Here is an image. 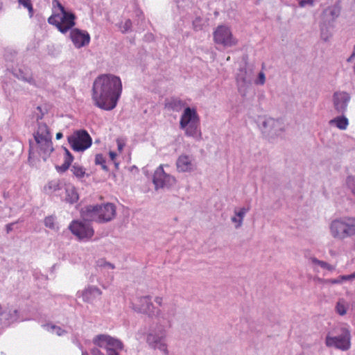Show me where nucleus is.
<instances>
[{
    "label": "nucleus",
    "mask_w": 355,
    "mask_h": 355,
    "mask_svg": "<svg viewBox=\"0 0 355 355\" xmlns=\"http://www.w3.org/2000/svg\"><path fill=\"white\" fill-rule=\"evenodd\" d=\"M121 92L122 83L119 77L103 74L94 81L92 97L96 107L110 111L116 107Z\"/></svg>",
    "instance_id": "nucleus-1"
},
{
    "label": "nucleus",
    "mask_w": 355,
    "mask_h": 355,
    "mask_svg": "<svg viewBox=\"0 0 355 355\" xmlns=\"http://www.w3.org/2000/svg\"><path fill=\"white\" fill-rule=\"evenodd\" d=\"M80 215L83 220L104 223L111 221L116 216V207L107 202L102 205H87L81 209Z\"/></svg>",
    "instance_id": "nucleus-2"
},
{
    "label": "nucleus",
    "mask_w": 355,
    "mask_h": 355,
    "mask_svg": "<svg viewBox=\"0 0 355 355\" xmlns=\"http://www.w3.org/2000/svg\"><path fill=\"white\" fill-rule=\"evenodd\" d=\"M93 342L98 347L105 349L106 354L95 347L91 351L92 355H119L118 351H121L124 348L121 340L106 334L96 336Z\"/></svg>",
    "instance_id": "nucleus-3"
},
{
    "label": "nucleus",
    "mask_w": 355,
    "mask_h": 355,
    "mask_svg": "<svg viewBox=\"0 0 355 355\" xmlns=\"http://www.w3.org/2000/svg\"><path fill=\"white\" fill-rule=\"evenodd\" d=\"M330 233L337 239H345L355 235V217L344 216L331 221Z\"/></svg>",
    "instance_id": "nucleus-4"
},
{
    "label": "nucleus",
    "mask_w": 355,
    "mask_h": 355,
    "mask_svg": "<svg viewBox=\"0 0 355 355\" xmlns=\"http://www.w3.org/2000/svg\"><path fill=\"white\" fill-rule=\"evenodd\" d=\"M166 330L160 324L155 330L149 332L146 336V343L150 348L159 349L164 355H169L168 345L166 343Z\"/></svg>",
    "instance_id": "nucleus-5"
},
{
    "label": "nucleus",
    "mask_w": 355,
    "mask_h": 355,
    "mask_svg": "<svg viewBox=\"0 0 355 355\" xmlns=\"http://www.w3.org/2000/svg\"><path fill=\"white\" fill-rule=\"evenodd\" d=\"M75 15L65 10L60 14H53L48 19L50 24L54 25L62 33H66L75 25Z\"/></svg>",
    "instance_id": "nucleus-6"
},
{
    "label": "nucleus",
    "mask_w": 355,
    "mask_h": 355,
    "mask_svg": "<svg viewBox=\"0 0 355 355\" xmlns=\"http://www.w3.org/2000/svg\"><path fill=\"white\" fill-rule=\"evenodd\" d=\"M71 148L77 152L84 151L92 145V140L89 133L85 130L76 131L67 138Z\"/></svg>",
    "instance_id": "nucleus-7"
},
{
    "label": "nucleus",
    "mask_w": 355,
    "mask_h": 355,
    "mask_svg": "<svg viewBox=\"0 0 355 355\" xmlns=\"http://www.w3.org/2000/svg\"><path fill=\"white\" fill-rule=\"evenodd\" d=\"M132 308L135 311L146 314L149 317L155 316L158 318H164V317L161 315V311L159 309L157 311L155 310V306L150 295L138 297L137 302L132 303Z\"/></svg>",
    "instance_id": "nucleus-8"
},
{
    "label": "nucleus",
    "mask_w": 355,
    "mask_h": 355,
    "mask_svg": "<svg viewBox=\"0 0 355 355\" xmlns=\"http://www.w3.org/2000/svg\"><path fill=\"white\" fill-rule=\"evenodd\" d=\"M351 334L348 329L343 327L338 336H331L327 335L325 338V344L329 347H335L343 351H346L350 347Z\"/></svg>",
    "instance_id": "nucleus-9"
},
{
    "label": "nucleus",
    "mask_w": 355,
    "mask_h": 355,
    "mask_svg": "<svg viewBox=\"0 0 355 355\" xmlns=\"http://www.w3.org/2000/svg\"><path fill=\"white\" fill-rule=\"evenodd\" d=\"M90 221L73 220L69 229L80 241H87L94 236V230L89 223Z\"/></svg>",
    "instance_id": "nucleus-10"
},
{
    "label": "nucleus",
    "mask_w": 355,
    "mask_h": 355,
    "mask_svg": "<svg viewBox=\"0 0 355 355\" xmlns=\"http://www.w3.org/2000/svg\"><path fill=\"white\" fill-rule=\"evenodd\" d=\"M259 128L263 134L270 137L279 136L284 130L282 122L271 117L259 119Z\"/></svg>",
    "instance_id": "nucleus-11"
},
{
    "label": "nucleus",
    "mask_w": 355,
    "mask_h": 355,
    "mask_svg": "<svg viewBox=\"0 0 355 355\" xmlns=\"http://www.w3.org/2000/svg\"><path fill=\"white\" fill-rule=\"evenodd\" d=\"M214 40L215 43L221 44L224 47L235 46L238 41L233 37L229 27L223 25L218 26L214 32Z\"/></svg>",
    "instance_id": "nucleus-12"
},
{
    "label": "nucleus",
    "mask_w": 355,
    "mask_h": 355,
    "mask_svg": "<svg viewBox=\"0 0 355 355\" xmlns=\"http://www.w3.org/2000/svg\"><path fill=\"white\" fill-rule=\"evenodd\" d=\"M175 178L173 176L165 173L162 165L157 168L153 178V182L155 184V189L170 187L175 184Z\"/></svg>",
    "instance_id": "nucleus-13"
},
{
    "label": "nucleus",
    "mask_w": 355,
    "mask_h": 355,
    "mask_svg": "<svg viewBox=\"0 0 355 355\" xmlns=\"http://www.w3.org/2000/svg\"><path fill=\"white\" fill-rule=\"evenodd\" d=\"M350 98L349 94L346 92H335L333 94L332 101L336 111L339 114H343L347 111Z\"/></svg>",
    "instance_id": "nucleus-14"
},
{
    "label": "nucleus",
    "mask_w": 355,
    "mask_h": 355,
    "mask_svg": "<svg viewBox=\"0 0 355 355\" xmlns=\"http://www.w3.org/2000/svg\"><path fill=\"white\" fill-rule=\"evenodd\" d=\"M238 90L242 96H245L248 88L251 86L252 78L246 69L241 68L236 74Z\"/></svg>",
    "instance_id": "nucleus-15"
},
{
    "label": "nucleus",
    "mask_w": 355,
    "mask_h": 355,
    "mask_svg": "<svg viewBox=\"0 0 355 355\" xmlns=\"http://www.w3.org/2000/svg\"><path fill=\"white\" fill-rule=\"evenodd\" d=\"M70 38L78 49L87 46L90 42L89 34L87 31L78 28H73L71 31Z\"/></svg>",
    "instance_id": "nucleus-16"
},
{
    "label": "nucleus",
    "mask_w": 355,
    "mask_h": 355,
    "mask_svg": "<svg viewBox=\"0 0 355 355\" xmlns=\"http://www.w3.org/2000/svg\"><path fill=\"white\" fill-rule=\"evenodd\" d=\"M19 312L17 309H8L0 311V327H8L18 320Z\"/></svg>",
    "instance_id": "nucleus-17"
},
{
    "label": "nucleus",
    "mask_w": 355,
    "mask_h": 355,
    "mask_svg": "<svg viewBox=\"0 0 355 355\" xmlns=\"http://www.w3.org/2000/svg\"><path fill=\"white\" fill-rule=\"evenodd\" d=\"M199 121V117L194 108L187 107L184 109L180 121V127L181 129L186 128L190 123Z\"/></svg>",
    "instance_id": "nucleus-18"
},
{
    "label": "nucleus",
    "mask_w": 355,
    "mask_h": 355,
    "mask_svg": "<svg viewBox=\"0 0 355 355\" xmlns=\"http://www.w3.org/2000/svg\"><path fill=\"white\" fill-rule=\"evenodd\" d=\"M340 8L338 5H334L325 8L322 14L321 21L327 22L330 26L333 24L336 19L339 16Z\"/></svg>",
    "instance_id": "nucleus-19"
},
{
    "label": "nucleus",
    "mask_w": 355,
    "mask_h": 355,
    "mask_svg": "<svg viewBox=\"0 0 355 355\" xmlns=\"http://www.w3.org/2000/svg\"><path fill=\"white\" fill-rule=\"evenodd\" d=\"M177 169L180 172H190L195 169L196 166L193 162V159L188 156L182 155L176 162Z\"/></svg>",
    "instance_id": "nucleus-20"
},
{
    "label": "nucleus",
    "mask_w": 355,
    "mask_h": 355,
    "mask_svg": "<svg viewBox=\"0 0 355 355\" xmlns=\"http://www.w3.org/2000/svg\"><path fill=\"white\" fill-rule=\"evenodd\" d=\"M39 150V153L42 159L46 162L51 153L53 151L51 139H42L35 141Z\"/></svg>",
    "instance_id": "nucleus-21"
},
{
    "label": "nucleus",
    "mask_w": 355,
    "mask_h": 355,
    "mask_svg": "<svg viewBox=\"0 0 355 355\" xmlns=\"http://www.w3.org/2000/svg\"><path fill=\"white\" fill-rule=\"evenodd\" d=\"M101 294V291L94 286H88L81 292L83 301L87 303H92L97 296Z\"/></svg>",
    "instance_id": "nucleus-22"
},
{
    "label": "nucleus",
    "mask_w": 355,
    "mask_h": 355,
    "mask_svg": "<svg viewBox=\"0 0 355 355\" xmlns=\"http://www.w3.org/2000/svg\"><path fill=\"white\" fill-rule=\"evenodd\" d=\"M185 105V102L178 97H171L164 101L165 108L173 112H180Z\"/></svg>",
    "instance_id": "nucleus-23"
},
{
    "label": "nucleus",
    "mask_w": 355,
    "mask_h": 355,
    "mask_svg": "<svg viewBox=\"0 0 355 355\" xmlns=\"http://www.w3.org/2000/svg\"><path fill=\"white\" fill-rule=\"evenodd\" d=\"M64 201L69 204H74L79 200V195L76 188L72 184L64 185Z\"/></svg>",
    "instance_id": "nucleus-24"
},
{
    "label": "nucleus",
    "mask_w": 355,
    "mask_h": 355,
    "mask_svg": "<svg viewBox=\"0 0 355 355\" xmlns=\"http://www.w3.org/2000/svg\"><path fill=\"white\" fill-rule=\"evenodd\" d=\"M35 141L51 139L49 128L46 123H39L37 130L34 132Z\"/></svg>",
    "instance_id": "nucleus-25"
},
{
    "label": "nucleus",
    "mask_w": 355,
    "mask_h": 355,
    "mask_svg": "<svg viewBox=\"0 0 355 355\" xmlns=\"http://www.w3.org/2000/svg\"><path fill=\"white\" fill-rule=\"evenodd\" d=\"M184 130H185L187 136L191 137L196 140L202 139V134L199 128V121L190 123Z\"/></svg>",
    "instance_id": "nucleus-26"
},
{
    "label": "nucleus",
    "mask_w": 355,
    "mask_h": 355,
    "mask_svg": "<svg viewBox=\"0 0 355 355\" xmlns=\"http://www.w3.org/2000/svg\"><path fill=\"white\" fill-rule=\"evenodd\" d=\"M250 207H242L240 209L234 210V216L231 218L232 223H236L235 228L238 229L242 226L243 218L245 214L250 211Z\"/></svg>",
    "instance_id": "nucleus-27"
},
{
    "label": "nucleus",
    "mask_w": 355,
    "mask_h": 355,
    "mask_svg": "<svg viewBox=\"0 0 355 355\" xmlns=\"http://www.w3.org/2000/svg\"><path fill=\"white\" fill-rule=\"evenodd\" d=\"M332 26L333 24H331V25L329 26L327 22H324L323 21H321L320 24V36L322 40L327 42L331 37V29Z\"/></svg>",
    "instance_id": "nucleus-28"
},
{
    "label": "nucleus",
    "mask_w": 355,
    "mask_h": 355,
    "mask_svg": "<svg viewBox=\"0 0 355 355\" xmlns=\"http://www.w3.org/2000/svg\"><path fill=\"white\" fill-rule=\"evenodd\" d=\"M329 124L335 125L338 129L343 130L347 129L349 121L347 117L342 115L330 120Z\"/></svg>",
    "instance_id": "nucleus-29"
},
{
    "label": "nucleus",
    "mask_w": 355,
    "mask_h": 355,
    "mask_svg": "<svg viewBox=\"0 0 355 355\" xmlns=\"http://www.w3.org/2000/svg\"><path fill=\"white\" fill-rule=\"evenodd\" d=\"M64 189V185L59 180H52L48 182L44 187V189L49 193H53L58 191L62 189Z\"/></svg>",
    "instance_id": "nucleus-30"
},
{
    "label": "nucleus",
    "mask_w": 355,
    "mask_h": 355,
    "mask_svg": "<svg viewBox=\"0 0 355 355\" xmlns=\"http://www.w3.org/2000/svg\"><path fill=\"white\" fill-rule=\"evenodd\" d=\"M64 163L61 166H56V169L60 173H64L67 171L70 166L71 165V163L73 161V157H64Z\"/></svg>",
    "instance_id": "nucleus-31"
},
{
    "label": "nucleus",
    "mask_w": 355,
    "mask_h": 355,
    "mask_svg": "<svg viewBox=\"0 0 355 355\" xmlns=\"http://www.w3.org/2000/svg\"><path fill=\"white\" fill-rule=\"evenodd\" d=\"M311 261L313 264L320 266L322 268L326 269L329 271H333L335 270V267L324 261H320L315 257H311Z\"/></svg>",
    "instance_id": "nucleus-32"
},
{
    "label": "nucleus",
    "mask_w": 355,
    "mask_h": 355,
    "mask_svg": "<svg viewBox=\"0 0 355 355\" xmlns=\"http://www.w3.org/2000/svg\"><path fill=\"white\" fill-rule=\"evenodd\" d=\"M55 219L56 218L54 216H46L44 221V225L51 230L56 231L58 230V227L55 223Z\"/></svg>",
    "instance_id": "nucleus-33"
},
{
    "label": "nucleus",
    "mask_w": 355,
    "mask_h": 355,
    "mask_svg": "<svg viewBox=\"0 0 355 355\" xmlns=\"http://www.w3.org/2000/svg\"><path fill=\"white\" fill-rule=\"evenodd\" d=\"M71 171L73 174L78 179L83 178L85 175V169L77 164H74L72 166Z\"/></svg>",
    "instance_id": "nucleus-34"
},
{
    "label": "nucleus",
    "mask_w": 355,
    "mask_h": 355,
    "mask_svg": "<svg viewBox=\"0 0 355 355\" xmlns=\"http://www.w3.org/2000/svg\"><path fill=\"white\" fill-rule=\"evenodd\" d=\"M346 184L352 193L355 196V176L349 175L346 178Z\"/></svg>",
    "instance_id": "nucleus-35"
},
{
    "label": "nucleus",
    "mask_w": 355,
    "mask_h": 355,
    "mask_svg": "<svg viewBox=\"0 0 355 355\" xmlns=\"http://www.w3.org/2000/svg\"><path fill=\"white\" fill-rule=\"evenodd\" d=\"M336 312L340 315H344L347 313L346 307H345L344 303L340 300L337 302L336 306Z\"/></svg>",
    "instance_id": "nucleus-36"
},
{
    "label": "nucleus",
    "mask_w": 355,
    "mask_h": 355,
    "mask_svg": "<svg viewBox=\"0 0 355 355\" xmlns=\"http://www.w3.org/2000/svg\"><path fill=\"white\" fill-rule=\"evenodd\" d=\"M18 2L24 8H27L30 13H33V8L30 0H18Z\"/></svg>",
    "instance_id": "nucleus-37"
},
{
    "label": "nucleus",
    "mask_w": 355,
    "mask_h": 355,
    "mask_svg": "<svg viewBox=\"0 0 355 355\" xmlns=\"http://www.w3.org/2000/svg\"><path fill=\"white\" fill-rule=\"evenodd\" d=\"M132 21L130 19H126L123 24H121L120 28L122 33H126L131 29Z\"/></svg>",
    "instance_id": "nucleus-38"
},
{
    "label": "nucleus",
    "mask_w": 355,
    "mask_h": 355,
    "mask_svg": "<svg viewBox=\"0 0 355 355\" xmlns=\"http://www.w3.org/2000/svg\"><path fill=\"white\" fill-rule=\"evenodd\" d=\"M46 327H50L51 329L55 330V334L59 336H62L67 333V331L65 330L62 329L61 327H60L58 326H55L53 324H51V325L47 324Z\"/></svg>",
    "instance_id": "nucleus-39"
},
{
    "label": "nucleus",
    "mask_w": 355,
    "mask_h": 355,
    "mask_svg": "<svg viewBox=\"0 0 355 355\" xmlns=\"http://www.w3.org/2000/svg\"><path fill=\"white\" fill-rule=\"evenodd\" d=\"M95 164L96 165H103L105 164V159L102 154H96L95 157Z\"/></svg>",
    "instance_id": "nucleus-40"
},
{
    "label": "nucleus",
    "mask_w": 355,
    "mask_h": 355,
    "mask_svg": "<svg viewBox=\"0 0 355 355\" xmlns=\"http://www.w3.org/2000/svg\"><path fill=\"white\" fill-rule=\"evenodd\" d=\"M266 82V76H265V73L262 71H261L259 73V76H258V78L257 80L255 81V83L257 85H264Z\"/></svg>",
    "instance_id": "nucleus-41"
},
{
    "label": "nucleus",
    "mask_w": 355,
    "mask_h": 355,
    "mask_svg": "<svg viewBox=\"0 0 355 355\" xmlns=\"http://www.w3.org/2000/svg\"><path fill=\"white\" fill-rule=\"evenodd\" d=\"M53 8H58L60 12L65 11L64 7L61 4V3L58 0H53L52 2Z\"/></svg>",
    "instance_id": "nucleus-42"
},
{
    "label": "nucleus",
    "mask_w": 355,
    "mask_h": 355,
    "mask_svg": "<svg viewBox=\"0 0 355 355\" xmlns=\"http://www.w3.org/2000/svg\"><path fill=\"white\" fill-rule=\"evenodd\" d=\"M313 0H299V6L302 8L305 7L306 5L313 6Z\"/></svg>",
    "instance_id": "nucleus-43"
},
{
    "label": "nucleus",
    "mask_w": 355,
    "mask_h": 355,
    "mask_svg": "<svg viewBox=\"0 0 355 355\" xmlns=\"http://www.w3.org/2000/svg\"><path fill=\"white\" fill-rule=\"evenodd\" d=\"M98 266L103 267V268L108 267L111 269H114L115 268L114 264H112L110 262H107L105 261H100L98 262Z\"/></svg>",
    "instance_id": "nucleus-44"
},
{
    "label": "nucleus",
    "mask_w": 355,
    "mask_h": 355,
    "mask_svg": "<svg viewBox=\"0 0 355 355\" xmlns=\"http://www.w3.org/2000/svg\"><path fill=\"white\" fill-rule=\"evenodd\" d=\"M117 148L119 151H122L123 147L125 145V141L122 139H116Z\"/></svg>",
    "instance_id": "nucleus-45"
},
{
    "label": "nucleus",
    "mask_w": 355,
    "mask_h": 355,
    "mask_svg": "<svg viewBox=\"0 0 355 355\" xmlns=\"http://www.w3.org/2000/svg\"><path fill=\"white\" fill-rule=\"evenodd\" d=\"M340 278L341 281L342 280H349V279H354V278H355V272L349 275L340 276Z\"/></svg>",
    "instance_id": "nucleus-46"
},
{
    "label": "nucleus",
    "mask_w": 355,
    "mask_h": 355,
    "mask_svg": "<svg viewBox=\"0 0 355 355\" xmlns=\"http://www.w3.org/2000/svg\"><path fill=\"white\" fill-rule=\"evenodd\" d=\"M15 224V223H11L9 224H7L6 226V232L7 234L10 233L12 230V226Z\"/></svg>",
    "instance_id": "nucleus-47"
},
{
    "label": "nucleus",
    "mask_w": 355,
    "mask_h": 355,
    "mask_svg": "<svg viewBox=\"0 0 355 355\" xmlns=\"http://www.w3.org/2000/svg\"><path fill=\"white\" fill-rule=\"evenodd\" d=\"M355 58V45L354 46V48H353V51L351 54V55L347 59V61L348 62H350L352 61V60H354Z\"/></svg>",
    "instance_id": "nucleus-48"
},
{
    "label": "nucleus",
    "mask_w": 355,
    "mask_h": 355,
    "mask_svg": "<svg viewBox=\"0 0 355 355\" xmlns=\"http://www.w3.org/2000/svg\"><path fill=\"white\" fill-rule=\"evenodd\" d=\"M63 150L64 151V157H73L67 148L63 147Z\"/></svg>",
    "instance_id": "nucleus-49"
},
{
    "label": "nucleus",
    "mask_w": 355,
    "mask_h": 355,
    "mask_svg": "<svg viewBox=\"0 0 355 355\" xmlns=\"http://www.w3.org/2000/svg\"><path fill=\"white\" fill-rule=\"evenodd\" d=\"M155 302L157 304H159V306H162V297H156L155 298Z\"/></svg>",
    "instance_id": "nucleus-50"
},
{
    "label": "nucleus",
    "mask_w": 355,
    "mask_h": 355,
    "mask_svg": "<svg viewBox=\"0 0 355 355\" xmlns=\"http://www.w3.org/2000/svg\"><path fill=\"white\" fill-rule=\"evenodd\" d=\"M36 110H38L40 112H42L41 107L37 106V107H36ZM42 116H43V114H42V113H41V114H40V115H37V116H36V119H37V120L41 119L42 118Z\"/></svg>",
    "instance_id": "nucleus-51"
},
{
    "label": "nucleus",
    "mask_w": 355,
    "mask_h": 355,
    "mask_svg": "<svg viewBox=\"0 0 355 355\" xmlns=\"http://www.w3.org/2000/svg\"><path fill=\"white\" fill-rule=\"evenodd\" d=\"M109 155H110V159L114 161V159L116 158V153L115 152H113V151H110L109 153Z\"/></svg>",
    "instance_id": "nucleus-52"
},
{
    "label": "nucleus",
    "mask_w": 355,
    "mask_h": 355,
    "mask_svg": "<svg viewBox=\"0 0 355 355\" xmlns=\"http://www.w3.org/2000/svg\"><path fill=\"white\" fill-rule=\"evenodd\" d=\"M31 150L30 149L29 150V157H28V162L30 163L31 165L33 166V161L31 160Z\"/></svg>",
    "instance_id": "nucleus-53"
},
{
    "label": "nucleus",
    "mask_w": 355,
    "mask_h": 355,
    "mask_svg": "<svg viewBox=\"0 0 355 355\" xmlns=\"http://www.w3.org/2000/svg\"><path fill=\"white\" fill-rule=\"evenodd\" d=\"M62 137H63V135H62V132H58L56 134V139H60L62 138Z\"/></svg>",
    "instance_id": "nucleus-54"
},
{
    "label": "nucleus",
    "mask_w": 355,
    "mask_h": 355,
    "mask_svg": "<svg viewBox=\"0 0 355 355\" xmlns=\"http://www.w3.org/2000/svg\"><path fill=\"white\" fill-rule=\"evenodd\" d=\"M341 282L342 281L340 277H339V279L332 280V283H334V284H340V283H341Z\"/></svg>",
    "instance_id": "nucleus-55"
},
{
    "label": "nucleus",
    "mask_w": 355,
    "mask_h": 355,
    "mask_svg": "<svg viewBox=\"0 0 355 355\" xmlns=\"http://www.w3.org/2000/svg\"><path fill=\"white\" fill-rule=\"evenodd\" d=\"M101 168L103 170H104L105 171H108V167L107 166V165L105 164L101 165Z\"/></svg>",
    "instance_id": "nucleus-56"
},
{
    "label": "nucleus",
    "mask_w": 355,
    "mask_h": 355,
    "mask_svg": "<svg viewBox=\"0 0 355 355\" xmlns=\"http://www.w3.org/2000/svg\"><path fill=\"white\" fill-rule=\"evenodd\" d=\"M21 78L23 80H24L25 81L28 82V83H30L32 80V78L31 77H29V78L22 77Z\"/></svg>",
    "instance_id": "nucleus-57"
},
{
    "label": "nucleus",
    "mask_w": 355,
    "mask_h": 355,
    "mask_svg": "<svg viewBox=\"0 0 355 355\" xmlns=\"http://www.w3.org/2000/svg\"><path fill=\"white\" fill-rule=\"evenodd\" d=\"M79 349L83 352H86L85 350H83V345L80 344V343H78V345Z\"/></svg>",
    "instance_id": "nucleus-58"
},
{
    "label": "nucleus",
    "mask_w": 355,
    "mask_h": 355,
    "mask_svg": "<svg viewBox=\"0 0 355 355\" xmlns=\"http://www.w3.org/2000/svg\"><path fill=\"white\" fill-rule=\"evenodd\" d=\"M167 323H168V326L170 327L171 326V322L170 320H168L167 321Z\"/></svg>",
    "instance_id": "nucleus-59"
},
{
    "label": "nucleus",
    "mask_w": 355,
    "mask_h": 355,
    "mask_svg": "<svg viewBox=\"0 0 355 355\" xmlns=\"http://www.w3.org/2000/svg\"><path fill=\"white\" fill-rule=\"evenodd\" d=\"M3 8V3L2 2L0 1V10L2 9Z\"/></svg>",
    "instance_id": "nucleus-60"
},
{
    "label": "nucleus",
    "mask_w": 355,
    "mask_h": 355,
    "mask_svg": "<svg viewBox=\"0 0 355 355\" xmlns=\"http://www.w3.org/2000/svg\"><path fill=\"white\" fill-rule=\"evenodd\" d=\"M82 355H89L87 352H83Z\"/></svg>",
    "instance_id": "nucleus-61"
},
{
    "label": "nucleus",
    "mask_w": 355,
    "mask_h": 355,
    "mask_svg": "<svg viewBox=\"0 0 355 355\" xmlns=\"http://www.w3.org/2000/svg\"><path fill=\"white\" fill-rule=\"evenodd\" d=\"M114 165H115V166L117 168V167H118V166H119V163L115 162V163H114Z\"/></svg>",
    "instance_id": "nucleus-62"
}]
</instances>
